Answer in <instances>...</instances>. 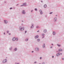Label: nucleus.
Returning a JSON list of instances; mask_svg holds the SVG:
<instances>
[{
  "label": "nucleus",
  "instance_id": "a19ab883",
  "mask_svg": "<svg viewBox=\"0 0 64 64\" xmlns=\"http://www.w3.org/2000/svg\"><path fill=\"white\" fill-rule=\"evenodd\" d=\"M52 45H53V44H52Z\"/></svg>",
  "mask_w": 64,
  "mask_h": 64
},
{
  "label": "nucleus",
  "instance_id": "c756f323",
  "mask_svg": "<svg viewBox=\"0 0 64 64\" xmlns=\"http://www.w3.org/2000/svg\"><path fill=\"white\" fill-rule=\"evenodd\" d=\"M26 32H27L26 31H25V33H26Z\"/></svg>",
  "mask_w": 64,
  "mask_h": 64
},
{
  "label": "nucleus",
  "instance_id": "ddd939ff",
  "mask_svg": "<svg viewBox=\"0 0 64 64\" xmlns=\"http://www.w3.org/2000/svg\"><path fill=\"white\" fill-rule=\"evenodd\" d=\"M38 48H36V51H38Z\"/></svg>",
  "mask_w": 64,
  "mask_h": 64
},
{
  "label": "nucleus",
  "instance_id": "c85d7f7f",
  "mask_svg": "<svg viewBox=\"0 0 64 64\" xmlns=\"http://www.w3.org/2000/svg\"><path fill=\"white\" fill-rule=\"evenodd\" d=\"M40 59H42V57H40Z\"/></svg>",
  "mask_w": 64,
  "mask_h": 64
},
{
  "label": "nucleus",
  "instance_id": "0eeeda50",
  "mask_svg": "<svg viewBox=\"0 0 64 64\" xmlns=\"http://www.w3.org/2000/svg\"><path fill=\"white\" fill-rule=\"evenodd\" d=\"M60 53H58L56 54V56H59V55H60Z\"/></svg>",
  "mask_w": 64,
  "mask_h": 64
},
{
  "label": "nucleus",
  "instance_id": "a878e982",
  "mask_svg": "<svg viewBox=\"0 0 64 64\" xmlns=\"http://www.w3.org/2000/svg\"><path fill=\"white\" fill-rule=\"evenodd\" d=\"M42 64H45V63L44 62H43L42 63Z\"/></svg>",
  "mask_w": 64,
  "mask_h": 64
},
{
  "label": "nucleus",
  "instance_id": "aec40b11",
  "mask_svg": "<svg viewBox=\"0 0 64 64\" xmlns=\"http://www.w3.org/2000/svg\"><path fill=\"white\" fill-rule=\"evenodd\" d=\"M16 40H18V38H17L16 39Z\"/></svg>",
  "mask_w": 64,
  "mask_h": 64
},
{
  "label": "nucleus",
  "instance_id": "ea45409f",
  "mask_svg": "<svg viewBox=\"0 0 64 64\" xmlns=\"http://www.w3.org/2000/svg\"><path fill=\"white\" fill-rule=\"evenodd\" d=\"M31 12H32V10Z\"/></svg>",
  "mask_w": 64,
  "mask_h": 64
},
{
  "label": "nucleus",
  "instance_id": "412c9836",
  "mask_svg": "<svg viewBox=\"0 0 64 64\" xmlns=\"http://www.w3.org/2000/svg\"><path fill=\"white\" fill-rule=\"evenodd\" d=\"M44 35H45V34H42V36H44Z\"/></svg>",
  "mask_w": 64,
  "mask_h": 64
},
{
  "label": "nucleus",
  "instance_id": "4be33fe9",
  "mask_svg": "<svg viewBox=\"0 0 64 64\" xmlns=\"http://www.w3.org/2000/svg\"><path fill=\"white\" fill-rule=\"evenodd\" d=\"M35 10L36 11H37V9L36 8H35Z\"/></svg>",
  "mask_w": 64,
  "mask_h": 64
},
{
  "label": "nucleus",
  "instance_id": "6e6552de",
  "mask_svg": "<svg viewBox=\"0 0 64 64\" xmlns=\"http://www.w3.org/2000/svg\"><path fill=\"white\" fill-rule=\"evenodd\" d=\"M45 47V44H44L42 46V47L43 48H44V47Z\"/></svg>",
  "mask_w": 64,
  "mask_h": 64
},
{
  "label": "nucleus",
  "instance_id": "f257e3e1",
  "mask_svg": "<svg viewBox=\"0 0 64 64\" xmlns=\"http://www.w3.org/2000/svg\"><path fill=\"white\" fill-rule=\"evenodd\" d=\"M20 30H24V28L23 27L22 28L21 27H20Z\"/></svg>",
  "mask_w": 64,
  "mask_h": 64
},
{
  "label": "nucleus",
  "instance_id": "1a4fd4ad",
  "mask_svg": "<svg viewBox=\"0 0 64 64\" xmlns=\"http://www.w3.org/2000/svg\"><path fill=\"white\" fill-rule=\"evenodd\" d=\"M12 40L13 41H14L15 40V38H12Z\"/></svg>",
  "mask_w": 64,
  "mask_h": 64
},
{
  "label": "nucleus",
  "instance_id": "79ce46f5",
  "mask_svg": "<svg viewBox=\"0 0 64 64\" xmlns=\"http://www.w3.org/2000/svg\"><path fill=\"white\" fill-rule=\"evenodd\" d=\"M43 37H44V36L43 37H42V38H43Z\"/></svg>",
  "mask_w": 64,
  "mask_h": 64
},
{
  "label": "nucleus",
  "instance_id": "2f4dec72",
  "mask_svg": "<svg viewBox=\"0 0 64 64\" xmlns=\"http://www.w3.org/2000/svg\"><path fill=\"white\" fill-rule=\"evenodd\" d=\"M32 53H33V51H32Z\"/></svg>",
  "mask_w": 64,
  "mask_h": 64
},
{
  "label": "nucleus",
  "instance_id": "7ed1b4c3",
  "mask_svg": "<svg viewBox=\"0 0 64 64\" xmlns=\"http://www.w3.org/2000/svg\"><path fill=\"white\" fill-rule=\"evenodd\" d=\"M22 14H25V11L24 10H23L22 11Z\"/></svg>",
  "mask_w": 64,
  "mask_h": 64
},
{
  "label": "nucleus",
  "instance_id": "20e7f679",
  "mask_svg": "<svg viewBox=\"0 0 64 64\" xmlns=\"http://www.w3.org/2000/svg\"><path fill=\"white\" fill-rule=\"evenodd\" d=\"M26 3H24V4L23 5H22L21 6H26Z\"/></svg>",
  "mask_w": 64,
  "mask_h": 64
},
{
  "label": "nucleus",
  "instance_id": "f3484780",
  "mask_svg": "<svg viewBox=\"0 0 64 64\" xmlns=\"http://www.w3.org/2000/svg\"><path fill=\"white\" fill-rule=\"evenodd\" d=\"M14 50L15 51H16V50H17V48H16L14 49Z\"/></svg>",
  "mask_w": 64,
  "mask_h": 64
},
{
  "label": "nucleus",
  "instance_id": "58836bf2",
  "mask_svg": "<svg viewBox=\"0 0 64 64\" xmlns=\"http://www.w3.org/2000/svg\"><path fill=\"white\" fill-rule=\"evenodd\" d=\"M55 19H56V18H55Z\"/></svg>",
  "mask_w": 64,
  "mask_h": 64
},
{
  "label": "nucleus",
  "instance_id": "dca6fc26",
  "mask_svg": "<svg viewBox=\"0 0 64 64\" xmlns=\"http://www.w3.org/2000/svg\"><path fill=\"white\" fill-rule=\"evenodd\" d=\"M31 28H33V26H32L31 27Z\"/></svg>",
  "mask_w": 64,
  "mask_h": 64
},
{
  "label": "nucleus",
  "instance_id": "39448f33",
  "mask_svg": "<svg viewBox=\"0 0 64 64\" xmlns=\"http://www.w3.org/2000/svg\"><path fill=\"white\" fill-rule=\"evenodd\" d=\"M42 10H40V12L41 14H43V12H42Z\"/></svg>",
  "mask_w": 64,
  "mask_h": 64
},
{
  "label": "nucleus",
  "instance_id": "bb28decb",
  "mask_svg": "<svg viewBox=\"0 0 64 64\" xmlns=\"http://www.w3.org/2000/svg\"><path fill=\"white\" fill-rule=\"evenodd\" d=\"M34 63H36V62H34Z\"/></svg>",
  "mask_w": 64,
  "mask_h": 64
},
{
  "label": "nucleus",
  "instance_id": "473e14b6",
  "mask_svg": "<svg viewBox=\"0 0 64 64\" xmlns=\"http://www.w3.org/2000/svg\"><path fill=\"white\" fill-rule=\"evenodd\" d=\"M52 58H54V56H52Z\"/></svg>",
  "mask_w": 64,
  "mask_h": 64
},
{
  "label": "nucleus",
  "instance_id": "f704fd0d",
  "mask_svg": "<svg viewBox=\"0 0 64 64\" xmlns=\"http://www.w3.org/2000/svg\"><path fill=\"white\" fill-rule=\"evenodd\" d=\"M37 28H38V26H37L36 27Z\"/></svg>",
  "mask_w": 64,
  "mask_h": 64
},
{
  "label": "nucleus",
  "instance_id": "5701e85b",
  "mask_svg": "<svg viewBox=\"0 0 64 64\" xmlns=\"http://www.w3.org/2000/svg\"><path fill=\"white\" fill-rule=\"evenodd\" d=\"M52 13H53V12H50V14H52Z\"/></svg>",
  "mask_w": 64,
  "mask_h": 64
},
{
  "label": "nucleus",
  "instance_id": "423d86ee",
  "mask_svg": "<svg viewBox=\"0 0 64 64\" xmlns=\"http://www.w3.org/2000/svg\"><path fill=\"white\" fill-rule=\"evenodd\" d=\"M4 23H5L6 24V23H7V21H6V20H4Z\"/></svg>",
  "mask_w": 64,
  "mask_h": 64
},
{
  "label": "nucleus",
  "instance_id": "f8f14e48",
  "mask_svg": "<svg viewBox=\"0 0 64 64\" xmlns=\"http://www.w3.org/2000/svg\"><path fill=\"white\" fill-rule=\"evenodd\" d=\"M46 6H47L46 5H44V8L46 7Z\"/></svg>",
  "mask_w": 64,
  "mask_h": 64
},
{
  "label": "nucleus",
  "instance_id": "a211bd4d",
  "mask_svg": "<svg viewBox=\"0 0 64 64\" xmlns=\"http://www.w3.org/2000/svg\"><path fill=\"white\" fill-rule=\"evenodd\" d=\"M25 40H26V41H28V39H26Z\"/></svg>",
  "mask_w": 64,
  "mask_h": 64
},
{
  "label": "nucleus",
  "instance_id": "4468645a",
  "mask_svg": "<svg viewBox=\"0 0 64 64\" xmlns=\"http://www.w3.org/2000/svg\"><path fill=\"white\" fill-rule=\"evenodd\" d=\"M55 32H53V34L54 35H55Z\"/></svg>",
  "mask_w": 64,
  "mask_h": 64
},
{
  "label": "nucleus",
  "instance_id": "4c0bfd02",
  "mask_svg": "<svg viewBox=\"0 0 64 64\" xmlns=\"http://www.w3.org/2000/svg\"><path fill=\"white\" fill-rule=\"evenodd\" d=\"M9 34V35H10V34Z\"/></svg>",
  "mask_w": 64,
  "mask_h": 64
},
{
  "label": "nucleus",
  "instance_id": "e433bc0d",
  "mask_svg": "<svg viewBox=\"0 0 64 64\" xmlns=\"http://www.w3.org/2000/svg\"><path fill=\"white\" fill-rule=\"evenodd\" d=\"M41 2H42V1H41Z\"/></svg>",
  "mask_w": 64,
  "mask_h": 64
},
{
  "label": "nucleus",
  "instance_id": "b1692460",
  "mask_svg": "<svg viewBox=\"0 0 64 64\" xmlns=\"http://www.w3.org/2000/svg\"><path fill=\"white\" fill-rule=\"evenodd\" d=\"M10 9H12V8H10Z\"/></svg>",
  "mask_w": 64,
  "mask_h": 64
},
{
  "label": "nucleus",
  "instance_id": "7c9ffc66",
  "mask_svg": "<svg viewBox=\"0 0 64 64\" xmlns=\"http://www.w3.org/2000/svg\"><path fill=\"white\" fill-rule=\"evenodd\" d=\"M62 60H64V58H62Z\"/></svg>",
  "mask_w": 64,
  "mask_h": 64
},
{
  "label": "nucleus",
  "instance_id": "9b49d317",
  "mask_svg": "<svg viewBox=\"0 0 64 64\" xmlns=\"http://www.w3.org/2000/svg\"><path fill=\"white\" fill-rule=\"evenodd\" d=\"M62 49H60L59 50V51H62Z\"/></svg>",
  "mask_w": 64,
  "mask_h": 64
},
{
  "label": "nucleus",
  "instance_id": "9d476101",
  "mask_svg": "<svg viewBox=\"0 0 64 64\" xmlns=\"http://www.w3.org/2000/svg\"><path fill=\"white\" fill-rule=\"evenodd\" d=\"M38 37V36H35V38H37Z\"/></svg>",
  "mask_w": 64,
  "mask_h": 64
},
{
  "label": "nucleus",
  "instance_id": "2eb2a0df",
  "mask_svg": "<svg viewBox=\"0 0 64 64\" xmlns=\"http://www.w3.org/2000/svg\"><path fill=\"white\" fill-rule=\"evenodd\" d=\"M47 32V30H44V32H45H45Z\"/></svg>",
  "mask_w": 64,
  "mask_h": 64
},
{
  "label": "nucleus",
  "instance_id": "cd10ccee",
  "mask_svg": "<svg viewBox=\"0 0 64 64\" xmlns=\"http://www.w3.org/2000/svg\"><path fill=\"white\" fill-rule=\"evenodd\" d=\"M9 32V31H7V33H8Z\"/></svg>",
  "mask_w": 64,
  "mask_h": 64
},
{
  "label": "nucleus",
  "instance_id": "f03ea898",
  "mask_svg": "<svg viewBox=\"0 0 64 64\" xmlns=\"http://www.w3.org/2000/svg\"><path fill=\"white\" fill-rule=\"evenodd\" d=\"M6 61H7V60H3L2 62L3 63H6Z\"/></svg>",
  "mask_w": 64,
  "mask_h": 64
},
{
  "label": "nucleus",
  "instance_id": "72a5a7b5",
  "mask_svg": "<svg viewBox=\"0 0 64 64\" xmlns=\"http://www.w3.org/2000/svg\"><path fill=\"white\" fill-rule=\"evenodd\" d=\"M4 34H5V33H4Z\"/></svg>",
  "mask_w": 64,
  "mask_h": 64
},
{
  "label": "nucleus",
  "instance_id": "c9c22d12",
  "mask_svg": "<svg viewBox=\"0 0 64 64\" xmlns=\"http://www.w3.org/2000/svg\"><path fill=\"white\" fill-rule=\"evenodd\" d=\"M60 54V55H61V54H62V53Z\"/></svg>",
  "mask_w": 64,
  "mask_h": 64
},
{
  "label": "nucleus",
  "instance_id": "6ab92c4d",
  "mask_svg": "<svg viewBox=\"0 0 64 64\" xmlns=\"http://www.w3.org/2000/svg\"><path fill=\"white\" fill-rule=\"evenodd\" d=\"M38 41H40V39H38L37 40Z\"/></svg>",
  "mask_w": 64,
  "mask_h": 64
},
{
  "label": "nucleus",
  "instance_id": "393cba45",
  "mask_svg": "<svg viewBox=\"0 0 64 64\" xmlns=\"http://www.w3.org/2000/svg\"><path fill=\"white\" fill-rule=\"evenodd\" d=\"M58 46H60V45H59L58 44Z\"/></svg>",
  "mask_w": 64,
  "mask_h": 64
}]
</instances>
